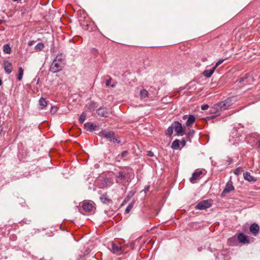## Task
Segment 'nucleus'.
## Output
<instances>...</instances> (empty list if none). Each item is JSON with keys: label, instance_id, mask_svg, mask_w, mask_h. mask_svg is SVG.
I'll return each instance as SVG.
<instances>
[{"label": "nucleus", "instance_id": "1", "mask_svg": "<svg viewBox=\"0 0 260 260\" xmlns=\"http://www.w3.org/2000/svg\"><path fill=\"white\" fill-rule=\"evenodd\" d=\"M237 101L236 96H231L228 98L226 100L219 102L214 105L213 111L215 110L216 112L223 111L229 109L233 104L235 103Z\"/></svg>", "mask_w": 260, "mask_h": 260}, {"label": "nucleus", "instance_id": "2", "mask_svg": "<svg viewBox=\"0 0 260 260\" xmlns=\"http://www.w3.org/2000/svg\"><path fill=\"white\" fill-rule=\"evenodd\" d=\"M100 135L113 143H119V141L116 138L114 133L112 132L103 131L100 133Z\"/></svg>", "mask_w": 260, "mask_h": 260}, {"label": "nucleus", "instance_id": "3", "mask_svg": "<svg viewBox=\"0 0 260 260\" xmlns=\"http://www.w3.org/2000/svg\"><path fill=\"white\" fill-rule=\"evenodd\" d=\"M174 131L176 133L177 136H183L185 134V129L182 127L181 124L178 122L175 121L172 123Z\"/></svg>", "mask_w": 260, "mask_h": 260}, {"label": "nucleus", "instance_id": "4", "mask_svg": "<svg viewBox=\"0 0 260 260\" xmlns=\"http://www.w3.org/2000/svg\"><path fill=\"white\" fill-rule=\"evenodd\" d=\"M63 67V62H57L56 60H53L50 69L53 73H57L61 71Z\"/></svg>", "mask_w": 260, "mask_h": 260}, {"label": "nucleus", "instance_id": "5", "mask_svg": "<svg viewBox=\"0 0 260 260\" xmlns=\"http://www.w3.org/2000/svg\"><path fill=\"white\" fill-rule=\"evenodd\" d=\"M212 205L211 202L209 200H203L199 202L196 206V208L199 210H204L210 207Z\"/></svg>", "mask_w": 260, "mask_h": 260}, {"label": "nucleus", "instance_id": "6", "mask_svg": "<svg viewBox=\"0 0 260 260\" xmlns=\"http://www.w3.org/2000/svg\"><path fill=\"white\" fill-rule=\"evenodd\" d=\"M93 208L92 203L85 201L82 204V209L85 212H91Z\"/></svg>", "mask_w": 260, "mask_h": 260}, {"label": "nucleus", "instance_id": "7", "mask_svg": "<svg viewBox=\"0 0 260 260\" xmlns=\"http://www.w3.org/2000/svg\"><path fill=\"white\" fill-rule=\"evenodd\" d=\"M111 251L113 253L119 254L121 253V247L119 243H112L111 244Z\"/></svg>", "mask_w": 260, "mask_h": 260}, {"label": "nucleus", "instance_id": "8", "mask_svg": "<svg viewBox=\"0 0 260 260\" xmlns=\"http://www.w3.org/2000/svg\"><path fill=\"white\" fill-rule=\"evenodd\" d=\"M234 189V187L233 185V182L230 180L226 183L224 189H223L222 194H226Z\"/></svg>", "mask_w": 260, "mask_h": 260}, {"label": "nucleus", "instance_id": "9", "mask_svg": "<svg viewBox=\"0 0 260 260\" xmlns=\"http://www.w3.org/2000/svg\"><path fill=\"white\" fill-rule=\"evenodd\" d=\"M238 240L240 242L243 243V244H246L249 243V240L248 239V237L247 236L245 235L244 234L242 233H240L238 236Z\"/></svg>", "mask_w": 260, "mask_h": 260}, {"label": "nucleus", "instance_id": "10", "mask_svg": "<svg viewBox=\"0 0 260 260\" xmlns=\"http://www.w3.org/2000/svg\"><path fill=\"white\" fill-rule=\"evenodd\" d=\"M49 102L44 98H41L39 100V108L41 110H43L47 106Z\"/></svg>", "mask_w": 260, "mask_h": 260}, {"label": "nucleus", "instance_id": "11", "mask_svg": "<svg viewBox=\"0 0 260 260\" xmlns=\"http://www.w3.org/2000/svg\"><path fill=\"white\" fill-rule=\"evenodd\" d=\"M249 230L250 232L255 236L259 232V227L257 224L254 223L251 224Z\"/></svg>", "mask_w": 260, "mask_h": 260}, {"label": "nucleus", "instance_id": "12", "mask_svg": "<svg viewBox=\"0 0 260 260\" xmlns=\"http://www.w3.org/2000/svg\"><path fill=\"white\" fill-rule=\"evenodd\" d=\"M126 182V177L122 172H119L117 176V182L123 183Z\"/></svg>", "mask_w": 260, "mask_h": 260}, {"label": "nucleus", "instance_id": "13", "mask_svg": "<svg viewBox=\"0 0 260 260\" xmlns=\"http://www.w3.org/2000/svg\"><path fill=\"white\" fill-rule=\"evenodd\" d=\"M4 68L7 74H9L12 72V63L8 61H4Z\"/></svg>", "mask_w": 260, "mask_h": 260}, {"label": "nucleus", "instance_id": "14", "mask_svg": "<svg viewBox=\"0 0 260 260\" xmlns=\"http://www.w3.org/2000/svg\"><path fill=\"white\" fill-rule=\"evenodd\" d=\"M109 113L108 110L105 108H100L97 110L98 114L102 117H108Z\"/></svg>", "mask_w": 260, "mask_h": 260}, {"label": "nucleus", "instance_id": "15", "mask_svg": "<svg viewBox=\"0 0 260 260\" xmlns=\"http://www.w3.org/2000/svg\"><path fill=\"white\" fill-rule=\"evenodd\" d=\"M243 177L244 179L247 180L249 182H255L256 179L250 175V173L248 172H246L243 173Z\"/></svg>", "mask_w": 260, "mask_h": 260}, {"label": "nucleus", "instance_id": "16", "mask_svg": "<svg viewBox=\"0 0 260 260\" xmlns=\"http://www.w3.org/2000/svg\"><path fill=\"white\" fill-rule=\"evenodd\" d=\"M202 174V171H197L195 172H194L191 177L190 178V181L192 183H194V180L197 179L198 177Z\"/></svg>", "mask_w": 260, "mask_h": 260}, {"label": "nucleus", "instance_id": "17", "mask_svg": "<svg viewBox=\"0 0 260 260\" xmlns=\"http://www.w3.org/2000/svg\"><path fill=\"white\" fill-rule=\"evenodd\" d=\"M215 70V67H213L211 70H206L204 71L203 74L205 77L209 78L212 75L214 72Z\"/></svg>", "mask_w": 260, "mask_h": 260}, {"label": "nucleus", "instance_id": "18", "mask_svg": "<svg viewBox=\"0 0 260 260\" xmlns=\"http://www.w3.org/2000/svg\"><path fill=\"white\" fill-rule=\"evenodd\" d=\"M195 121V117L193 115H189L187 118V121L186 122V125L187 126L192 124Z\"/></svg>", "mask_w": 260, "mask_h": 260}, {"label": "nucleus", "instance_id": "19", "mask_svg": "<svg viewBox=\"0 0 260 260\" xmlns=\"http://www.w3.org/2000/svg\"><path fill=\"white\" fill-rule=\"evenodd\" d=\"M128 154V152L127 151H123L120 155H119L117 157L116 159L118 161H120V159H126L127 157Z\"/></svg>", "mask_w": 260, "mask_h": 260}, {"label": "nucleus", "instance_id": "20", "mask_svg": "<svg viewBox=\"0 0 260 260\" xmlns=\"http://www.w3.org/2000/svg\"><path fill=\"white\" fill-rule=\"evenodd\" d=\"M171 148L174 150L178 149L179 148V141L177 139L174 141L172 143Z\"/></svg>", "mask_w": 260, "mask_h": 260}, {"label": "nucleus", "instance_id": "21", "mask_svg": "<svg viewBox=\"0 0 260 260\" xmlns=\"http://www.w3.org/2000/svg\"><path fill=\"white\" fill-rule=\"evenodd\" d=\"M23 75V70L22 67H19L18 69V74L17 76V79L19 81H21L22 79Z\"/></svg>", "mask_w": 260, "mask_h": 260}, {"label": "nucleus", "instance_id": "22", "mask_svg": "<svg viewBox=\"0 0 260 260\" xmlns=\"http://www.w3.org/2000/svg\"><path fill=\"white\" fill-rule=\"evenodd\" d=\"M3 51L7 54H10L11 52V48L9 45L5 44L3 46Z\"/></svg>", "mask_w": 260, "mask_h": 260}, {"label": "nucleus", "instance_id": "23", "mask_svg": "<svg viewBox=\"0 0 260 260\" xmlns=\"http://www.w3.org/2000/svg\"><path fill=\"white\" fill-rule=\"evenodd\" d=\"M44 47V45L42 43H38L35 47V49L37 51H40L42 50Z\"/></svg>", "mask_w": 260, "mask_h": 260}, {"label": "nucleus", "instance_id": "24", "mask_svg": "<svg viewBox=\"0 0 260 260\" xmlns=\"http://www.w3.org/2000/svg\"><path fill=\"white\" fill-rule=\"evenodd\" d=\"M172 127L173 125L172 124L170 126L167 130L166 135L169 137H171L173 133L174 128Z\"/></svg>", "mask_w": 260, "mask_h": 260}, {"label": "nucleus", "instance_id": "25", "mask_svg": "<svg viewBox=\"0 0 260 260\" xmlns=\"http://www.w3.org/2000/svg\"><path fill=\"white\" fill-rule=\"evenodd\" d=\"M134 203H135V201H133L132 202V203H131L128 205V206L125 209V213H128L131 210V209L133 208L134 207Z\"/></svg>", "mask_w": 260, "mask_h": 260}, {"label": "nucleus", "instance_id": "26", "mask_svg": "<svg viewBox=\"0 0 260 260\" xmlns=\"http://www.w3.org/2000/svg\"><path fill=\"white\" fill-rule=\"evenodd\" d=\"M148 91L145 89H142L140 91V95L141 98H145L148 95Z\"/></svg>", "mask_w": 260, "mask_h": 260}, {"label": "nucleus", "instance_id": "27", "mask_svg": "<svg viewBox=\"0 0 260 260\" xmlns=\"http://www.w3.org/2000/svg\"><path fill=\"white\" fill-rule=\"evenodd\" d=\"M100 200L101 202L104 204H107L109 202V199L104 194L102 195L100 197Z\"/></svg>", "mask_w": 260, "mask_h": 260}, {"label": "nucleus", "instance_id": "28", "mask_svg": "<svg viewBox=\"0 0 260 260\" xmlns=\"http://www.w3.org/2000/svg\"><path fill=\"white\" fill-rule=\"evenodd\" d=\"M54 60H56L57 62H63V56L62 54L57 55L55 58L54 59Z\"/></svg>", "mask_w": 260, "mask_h": 260}, {"label": "nucleus", "instance_id": "29", "mask_svg": "<svg viewBox=\"0 0 260 260\" xmlns=\"http://www.w3.org/2000/svg\"><path fill=\"white\" fill-rule=\"evenodd\" d=\"M85 118H86V114L85 113H82L80 117H79V121L80 123H83L85 120Z\"/></svg>", "mask_w": 260, "mask_h": 260}, {"label": "nucleus", "instance_id": "30", "mask_svg": "<svg viewBox=\"0 0 260 260\" xmlns=\"http://www.w3.org/2000/svg\"><path fill=\"white\" fill-rule=\"evenodd\" d=\"M58 108L56 106H51L50 109V113L52 114H55L57 112Z\"/></svg>", "mask_w": 260, "mask_h": 260}, {"label": "nucleus", "instance_id": "31", "mask_svg": "<svg viewBox=\"0 0 260 260\" xmlns=\"http://www.w3.org/2000/svg\"><path fill=\"white\" fill-rule=\"evenodd\" d=\"M194 130L191 129V130L189 131V133L187 135V138L190 139V138L192 137L194 135Z\"/></svg>", "mask_w": 260, "mask_h": 260}, {"label": "nucleus", "instance_id": "32", "mask_svg": "<svg viewBox=\"0 0 260 260\" xmlns=\"http://www.w3.org/2000/svg\"><path fill=\"white\" fill-rule=\"evenodd\" d=\"M224 60V59H221L220 60H219L215 64V66L214 67H215V69L217 68V67H218L219 64H220L221 63H222L223 61Z\"/></svg>", "mask_w": 260, "mask_h": 260}, {"label": "nucleus", "instance_id": "33", "mask_svg": "<svg viewBox=\"0 0 260 260\" xmlns=\"http://www.w3.org/2000/svg\"><path fill=\"white\" fill-rule=\"evenodd\" d=\"M241 172V168L238 167L234 171V174L236 175H239Z\"/></svg>", "mask_w": 260, "mask_h": 260}, {"label": "nucleus", "instance_id": "34", "mask_svg": "<svg viewBox=\"0 0 260 260\" xmlns=\"http://www.w3.org/2000/svg\"><path fill=\"white\" fill-rule=\"evenodd\" d=\"M208 108H209V106L207 104L203 105L201 106V109L202 110H206L208 109Z\"/></svg>", "mask_w": 260, "mask_h": 260}, {"label": "nucleus", "instance_id": "35", "mask_svg": "<svg viewBox=\"0 0 260 260\" xmlns=\"http://www.w3.org/2000/svg\"><path fill=\"white\" fill-rule=\"evenodd\" d=\"M111 78H109L108 79H107L106 80V85L107 86H109L110 84V83H111Z\"/></svg>", "mask_w": 260, "mask_h": 260}, {"label": "nucleus", "instance_id": "36", "mask_svg": "<svg viewBox=\"0 0 260 260\" xmlns=\"http://www.w3.org/2000/svg\"><path fill=\"white\" fill-rule=\"evenodd\" d=\"M94 126L92 124H89V126L87 128L88 129H89L90 131H92L94 129Z\"/></svg>", "mask_w": 260, "mask_h": 260}, {"label": "nucleus", "instance_id": "37", "mask_svg": "<svg viewBox=\"0 0 260 260\" xmlns=\"http://www.w3.org/2000/svg\"><path fill=\"white\" fill-rule=\"evenodd\" d=\"M35 41H30L28 42V45L29 46H31L32 45H34V43H35Z\"/></svg>", "mask_w": 260, "mask_h": 260}, {"label": "nucleus", "instance_id": "38", "mask_svg": "<svg viewBox=\"0 0 260 260\" xmlns=\"http://www.w3.org/2000/svg\"><path fill=\"white\" fill-rule=\"evenodd\" d=\"M181 144L182 145V147L185 145L186 144V141L185 140L183 139L181 141Z\"/></svg>", "mask_w": 260, "mask_h": 260}, {"label": "nucleus", "instance_id": "39", "mask_svg": "<svg viewBox=\"0 0 260 260\" xmlns=\"http://www.w3.org/2000/svg\"><path fill=\"white\" fill-rule=\"evenodd\" d=\"M149 189V186H146L145 187V188L144 189V191H145V192H146V191H147Z\"/></svg>", "mask_w": 260, "mask_h": 260}, {"label": "nucleus", "instance_id": "40", "mask_svg": "<svg viewBox=\"0 0 260 260\" xmlns=\"http://www.w3.org/2000/svg\"><path fill=\"white\" fill-rule=\"evenodd\" d=\"M148 155L150 157H152L153 156V153L151 151H149Z\"/></svg>", "mask_w": 260, "mask_h": 260}, {"label": "nucleus", "instance_id": "41", "mask_svg": "<svg viewBox=\"0 0 260 260\" xmlns=\"http://www.w3.org/2000/svg\"><path fill=\"white\" fill-rule=\"evenodd\" d=\"M188 117V116H187V115H184L183 116V119L185 120V119H187Z\"/></svg>", "mask_w": 260, "mask_h": 260}, {"label": "nucleus", "instance_id": "42", "mask_svg": "<svg viewBox=\"0 0 260 260\" xmlns=\"http://www.w3.org/2000/svg\"><path fill=\"white\" fill-rule=\"evenodd\" d=\"M104 181L106 183H107L109 181V179L105 178V179H104Z\"/></svg>", "mask_w": 260, "mask_h": 260}, {"label": "nucleus", "instance_id": "43", "mask_svg": "<svg viewBox=\"0 0 260 260\" xmlns=\"http://www.w3.org/2000/svg\"><path fill=\"white\" fill-rule=\"evenodd\" d=\"M257 143L258 146L259 147H260V140H259V141H258L257 142Z\"/></svg>", "mask_w": 260, "mask_h": 260}, {"label": "nucleus", "instance_id": "44", "mask_svg": "<svg viewBox=\"0 0 260 260\" xmlns=\"http://www.w3.org/2000/svg\"><path fill=\"white\" fill-rule=\"evenodd\" d=\"M243 81H244V79H242V78H241V79H240V82H243Z\"/></svg>", "mask_w": 260, "mask_h": 260}, {"label": "nucleus", "instance_id": "45", "mask_svg": "<svg viewBox=\"0 0 260 260\" xmlns=\"http://www.w3.org/2000/svg\"><path fill=\"white\" fill-rule=\"evenodd\" d=\"M2 82L1 79H0V86L2 85Z\"/></svg>", "mask_w": 260, "mask_h": 260}]
</instances>
